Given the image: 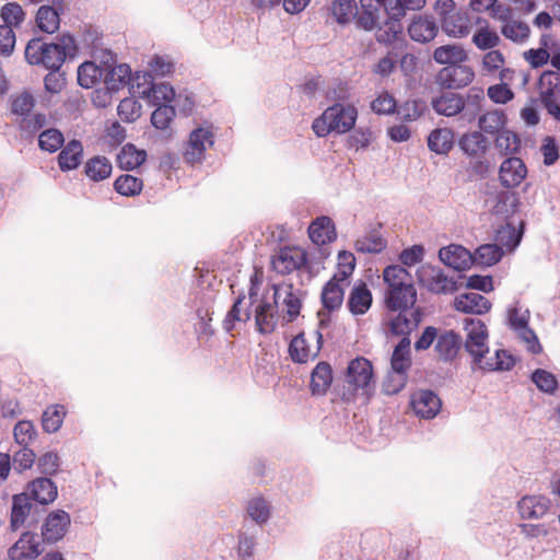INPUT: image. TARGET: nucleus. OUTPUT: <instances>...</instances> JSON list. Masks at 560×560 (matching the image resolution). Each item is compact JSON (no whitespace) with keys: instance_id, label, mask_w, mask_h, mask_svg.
Returning <instances> with one entry per match:
<instances>
[{"instance_id":"f257e3e1","label":"nucleus","mask_w":560,"mask_h":560,"mask_svg":"<svg viewBox=\"0 0 560 560\" xmlns=\"http://www.w3.org/2000/svg\"><path fill=\"white\" fill-rule=\"evenodd\" d=\"M485 102L482 88L472 86L465 95L447 90L432 97L431 106L438 115L454 117L463 114L468 121H472L479 115Z\"/></svg>"},{"instance_id":"f03ea898","label":"nucleus","mask_w":560,"mask_h":560,"mask_svg":"<svg viewBox=\"0 0 560 560\" xmlns=\"http://www.w3.org/2000/svg\"><path fill=\"white\" fill-rule=\"evenodd\" d=\"M59 42L46 43L42 38L31 39L25 47V59L30 65L58 70L63 65L67 54L75 49L74 38L69 34H63Z\"/></svg>"},{"instance_id":"7ed1b4c3","label":"nucleus","mask_w":560,"mask_h":560,"mask_svg":"<svg viewBox=\"0 0 560 560\" xmlns=\"http://www.w3.org/2000/svg\"><path fill=\"white\" fill-rule=\"evenodd\" d=\"M358 110L351 104L336 103L327 107L320 116L314 119L312 129L317 137H326L331 132L346 133L357 121Z\"/></svg>"},{"instance_id":"20e7f679","label":"nucleus","mask_w":560,"mask_h":560,"mask_svg":"<svg viewBox=\"0 0 560 560\" xmlns=\"http://www.w3.org/2000/svg\"><path fill=\"white\" fill-rule=\"evenodd\" d=\"M460 151L474 162V171L476 174L483 175L489 171V162L485 156L489 150V141L481 131H469L458 140Z\"/></svg>"},{"instance_id":"39448f33","label":"nucleus","mask_w":560,"mask_h":560,"mask_svg":"<svg viewBox=\"0 0 560 560\" xmlns=\"http://www.w3.org/2000/svg\"><path fill=\"white\" fill-rule=\"evenodd\" d=\"M464 330L466 331L464 348L472 357L474 363L480 368L486 360V354L489 353L487 327L480 319L465 318Z\"/></svg>"},{"instance_id":"423d86ee","label":"nucleus","mask_w":560,"mask_h":560,"mask_svg":"<svg viewBox=\"0 0 560 560\" xmlns=\"http://www.w3.org/2000/svg\"><path fill=\"white\" fill-rule=\"evenodd\" d=\"M475 79L471 67L464 65L446 66L435 74V84L442 90H459L468 86Z\"/></svg>"},{"instance_id":"0eeeda50","label":"nucleus","mask_w":560,"mask_h":560,"mask_svg":"<svg viewBox=\"0 0 560 560\" xmlns=\"http://www.w3.org/2000/svg\"><path fill=\"white\" fill-rule=\"evenodd\" d=\"M307 253L302 247H279L272 255V269L282 276L301 270L307 265Z\"/></svg>"},{"instance_id":"6e6552de","label":"nucleus","mask_w":560,"mask_h":560,"mask_svg":"<svg viewBox=\"0 0 560 560\" xmlns=\"http://www.w3.org/2000/svg\"><path fill=\"white\" fill-rule=\"evenodd\" d=\"M373 378V368L371 362L365 358H357L352 360L347 369L345 382L348 390L354 393L358 389H366Z\"/></svg>"},{"instance_id":"1a4fd4ad","label":"nucleus","mask_w":560,"mask_h":560,"mask_svg":"<svg viewBox=\"0 0 560 560\" xmlns=\"http://www.w3.org/2000/svg\"><path fill=\"white\" fill-rule=\"evenodd\" d=\"M420 281L428 291L435 294H451L457 291L460 284L453 277H448L443 270L434 267L423 269Z\"/></svg>"},{"instance_id":"9d476101","label":"nucleus","mask_w":560,"mask_h":560,"mask_svg":"<svg viewBox=\"0 0 560 560\" xmlns=\"http://www.w3.org/2000/svg\"><path fill=\"white\" fill-rule=\"evenodd\" d=\"M213 144V133L208 128H197L189 135V139L184 152V159L187 163H200L205 158L208 147Z\"/></svg>"},{"instance_id":"9b49d317","label":"nucleus","mask_w":560,"mask_h":560,"mask_svg":"<svg viewBox=\"0 0 560 560\" xmlns=\"http://www.w3.org/2000/svg\"><path fill=\"white\" fill-rule=\"evenodd\" d=\"M527 176L524 161L516 156L506 158L499 168V180L504 188L520 186Z\"/></svg>"},{"instance_id":"f8f14e48","label":"nucleus","mask_w":560,"mask_h":560,"mask_svg":"<svg viewBox=\"0 0 560 560\" xmlns=\"http://www.w3.org/2000/svg\"><path fill=\"white\" fill-rule=\"evenodd\" d=\"M43 552L36 534L25 532L19 540L9 548L8 557L11 560H33Z\"/></svg>"},{"instance_id":"ddd939ff","label":"nucleus","mask_w":560,"mask_h":560,"mask_svg":"<svg viewBox=\"0 0 560 560\" xmlns=\"http://www.w3.org/2000/svg\"><path fill=\"white\" fill-rule=\"evenodd\" d=\"M70 525V515L62 510L51 512L42 527L43 540L48 544L59 541Z\"/></svg>"},{"instance_id":"4468645a","label":"nucleus","mask_w":560,"mask_h":560,"mask_svg":"<svg viewBox=\"0 0 560 560\" xmlns=\"http://www.w3.org/2000/svg\"><path fill=\"white\" fill-rule=\"evenodd\" d=\"M481 71L486 75H498L501 82L513 81L514 70L505 67V57L498 49L486 52L481 61Z\"/></svg>"},{"instance_id":"2eb2a0df","label":"nucleus","mask_w":560,"mask_h":560,"mask_svg":"<svg viewBox=\"0 0 560 560\" xmlns=\"http://www.w3.org/2000/svg\"><path fill=\"white\" fill-rule=\"evenodd\" d=\"M313 245H329L337 240L336 226L329 217L316 218L307 229Z\"/></svg>"},{"instance_id":"dca6fc26","label":"nucleus","mask_w":560,"mask_h":560,"mask_svg":"<svg viewBox=\"0 0 560 560\" xmlns=\"http://www.w3.org/2000/svg\"><path fill=\"white\" fill-rule=\"evenodd\" d=\"M411 406L417 416L424 419L434 418L441 409V399L432 390H419L411 397Z\"/></svg>"},{"instance_id":"f3484780","label":"nucleus","mask_w":560,"mask_h":560,"mask_svg":"<svg viewBox=\"0 0 560 560\" xmlns=\"http://www.w3.org/2000/svg\"><path fill=\"white\" fill-rule=\"evenodd\" d=\"M454 306L465 314L483 315L491 310V302L477 292L459 294L455 298Z\"/></svg>"},{"instance_id":"a211bd4d","label":"nucleus","mask_w":560,"mask_h":560,"mask_svg":"<svg viewBox=\"0 0 560 560\" xmlns=\"http://www.w3.org/2000/svg\"><path fill=\"white\" fill-rule=\"evenodd\" d=\"M417 301L415 285H407L398 290L385 291V306L388 311H408Z\"/></svg>"},{"instance_id":"6ab92c4d","label":"nucleus","mask_w":560,"mask_h":560,"mask_svg":"<svg viewBox=\"0 0 560 560\" xmlns=\"http://www.w3.org/2000/svg\"><path fill=\"white\" fill-rule=\"evenodd\" d=\"M439 257L443 264L457 271L474 265L472 252L467 247H440Z\"/></svg>"},{"instance_id":"aec40b11","label":"nucleus","mask_w":560,"mask_h":560,"mask_svg":"<svg viewBox=\"0 0 560 560\" xmlns=\"http://www.w3.org/2000/svg\"><path fill=\"white\" fill-rule=\"evenodd\" d=\"M442 30L452 37H466L470 33V19L465 12H444L441 19Z\"/></svg>"},{"instance_id":"412c9836","label":"nucleus","mask_w":560,"mask_h":560,"mask_svg":"<svg viewBox=\"0 0 560 560\" xmlns=\"http://www.w3.org/2000/svg\"><path fill=\"white\" fill-rule=\"evenodd\" d=\"M463 340L454 330H444L439 334L434 350L442 361L448 362L456 358Z\"/></svg>"},{"instance_id":"4be33fe9","label":"nucleus","mask_w":560,"mask_h":560,"mask_svg":"<svg viewBox=\"0 0 560 560\" xmlns=\"http://www.w3.org/2000/svg\"><path fill=\"white\" fill-rule=\"evenodd\" d=\"M551 506V501L544 495H526L518 502V511L524 520L541 518Z\"/></svg>"},{"instance_id":"5701e85b","label":"nucleus","mask_w":560,"mask_h":560,"mask_svg":"<svg viewBox=\"0 0 560 560\" xmlns=\"http://www.w3.org/2000/svg\"><path fill=\"white\" fill-rule=\"evenodd\" d=\"M33 501L34 500L31 498L28 492H22L13 495L10 518V527L12 530H18L24 525L27 516L31 514V511L35 508Z\"/></svg>"},{"instance_id":"b1692460","label":"nucleus","mask_w":560,"mask_h":560,"mask_svg":"<svg viewBox=\"0 0 560 560\" xmlns=\"http://www.w3.org/2000/svg\"><path fill=\"white\" fill-rule=\"evenodd\" d=\"M439 27L435 21L428 16H416L408 26L410 38L418 43H429L436 36Z\"/></svg>"},{"instance_id":"393cba45","label":"nucleus","mask_w":560,"mask_h":560,"mask_svg":"<svg viewBox=\"0 0 560 560\" xmlns=\"http://www.w3.org/2000/svg\"><path fill=\"white\" fill-rule=\"evenodd\" d=\"M372 292L368 288L366 283L359 282L353 285L349 293L347 306L351 314L363 315L372 305Z\"/></svg>"},{"instance_id":"a878e982","label":"nucleus","mask_w":560,"mask_h":560,"mask_svg":"<svg viewBox=\"0 0 560 560\" xmlns=\"http://www.w3.org/2000/svg\"><path fill=\"white\" fill-rule=\"evenodd\" d=\"M26 492L36 503L43 505L54 502L58 494L57 486L47 477H40L30 482Z\"/></svg>"},{"instance_id":"bb28decb","label":"nucleus","mask_w":560,"mask_h":560,"mask_svg":"<svg viewBox=\"0 0 560 560\" xmlns=\"http://www.w3.org/2000/svg\"><path fill=\"white\" fill-rule=\"evenodd\" d=\"M398 312V315L390 320V330L394 335L408 337L420 324L422 314L419 308L413 307Z\"/></svg>"},{"instance_id":"cd10ccee","label":"nucleus","mask_w":560,"mask_h":560,"mask_svg":"<svg viewBox=\"0 0 560 560\" xmlns=\"http://www.w3.org/2000/svg\"><path fill=\"white\" fill-rule=\"evenodd\" d=\"M538 93L541 104L559 101L560 73L551 70L542 72L538 80Z\"/></svg>"},{"instance_id":"c85d7f7f","label":"nucleus","mask_w":560,"mask_h":560,"mask_svg":"<svg viewBox=\"0 0 560 560\" xmlns=\"http://www.w3.org/2000/svg\"><path fill=\"white\" fill-rule=\"evenodd\" d=\"M479 27L475 31L471 43L480 50H491L499 46L501 38L485 19H478Z\"/></svg>"},{"instance_id":"c756f323","label":"nucleus","mask_w":560,"mask_h":560,"mask_svg":"<svg viewBox=\"0 0 560 560\" xmlns=\"http://www.w3.org/2000/svg\"><path fill=\"white\" fill-rule=\"evenodd\" d=\"M282 298V303L287 307L288 322H293L300 314L302 302L298 291H294L292 284L277 288L275 287V304Z\"/></svg>"},{"instance_id":"7c9ffc66","label":"nucleus","mask_w":560,"mask_h":560,"mask_svg":"<svg viewBox=\"0 0 560 560\" xmlns=\"http://www.w3.org/2000/svg\"><path fill=\"white\" fill-rule=\"evenodd\" d=\"M433 59L439 65L455 66L468 59L466 50L457 44L439 46L433 51Z\"/></svg>"},{"instance_id":"2f4dec72","label":"nucleus","mask_w":560,"mask_h":560,"mask_svg":"<svg viewBox=\"0 0 560 560\" xmlns=\"http://www.w3.org/2000/svg\"><path fill=\"white\" fill-rule=\"evenodd\" d=\"M454 138L451 128H436L428 137V147L436 154L446 155L454 147Z\"/></svg>"},{"instance_id":"473e14b6","label":"nucleus","mask_w":560,"mask_h":560,"mask_svg":"<svg viewBox=\"0 0 560 560\" xmlns=\"http://www.w3.org/2000/svg\"><path fill=\"white\" fill-rule=\"evenodd\" d=\"M83 156L82 143L78 140H71L60 151L58 164L61 171H71L77 168Z\"/></svg>"},{"instance_id":"72a5a7b5","label":"nucleus","mask_w":560,"mask_h":560,"mask_svg":"<svg viewBox=\"0 0 560 560\" xmlns=\"http://www.w3.org/2000/svg\"><path fill=\"white\" fill-rule=\"evenodd\" d=\"M255 320L260 334L267 335L272 332L277 326L276 306L268 302H261L256 307Z\"/></svg>"},{"instance_id":"f704fd0d","label":"nucleus","mask_w":560,"mask_h":560,"mask_svg":"<svg viewBox=\"0 0 560 560\" xmlns=\"http://www.w3.org/2000/svg\"><path fill=\"white\" fill-rule=\"evenodd\" d=\"M332 382L331 368L327 362H319L311 374V390L313 395H325Z\"/></svg>"},{"instance_id":"c9c22d12","label":"nucleus","mask_w":560,"mask_h":560,"mask_svg":"<svg viewBox=\"0 0 560 560\" xmlns=\"http://www.w3.org/2000/svg\"><path fill=\"white\" fill-rule=\"evenodd\" d=\"M340 281L337 276H334L323 288L322 303L328 311L338 310L342 304L345 292Z\"/></svg>"},{"instance_id":"e433bc0d","label":"nucleus","mask_w":560,"mask_h":560,"mask_svg":"<svg viewBox=\"0 0 560 560\" xmlns=\"http://www.w3.org/2000/svg\"><path fill=\"white\" fill-rule=\"evenodd\" d=\"M113 166L110 161L101 155L90 158L84 164V173L93 182H101L108 178Z\"/></svg>"},{"instance_id":"4c0bfd02","label":"nucleus","mask_w":560,"mask_h":560,"mask_svg":"<svg viewBox=\"0 0 560 560\" xmlns=\"http://www.w3.org/2000/svg\"><path fill=\"white\" fill-rule=\"evenodd\" d=\"M383 279L387 284L386 291L413 285L410 273L398 265L387 266L383 271Z\"/></svg>"},{"instance_id":"58836bf2","label":"nucleus","mask_w":560,"mask_h":560,"mask_svg":"<svg viewBox=\"0 0 560 560\" xmlns=\"http://www.w3.org/2000/svg\"><path fill=\"white\" fill-rule=\"evenodd\" d=\"M410 339L408 337H402L397 346L394 348L390 366L395 372H404L407 373L411 366V357H410Z\"/></svg>"},{"instance_id":"ea45409f","label":"nucleus","mask_w":560,"mask_h":560,"mask_svg":"<svg viewBox=\"0 0 560 560\" xmlns=\"http://www.w3.org/2000/svg\"><path fill=\"white\" fill-rule=\"evenodd\" d=\"M506 115L502 109L489 110L478 118V125L481 131L488 135L499 133L504 129Z\"/></svg>"},{"instance_id":"a19ab883","label":"nucleus","mask_w":560,"mask_h":560,"mask_svg":"<svg viewBox=\"0 0 560 560\" xmlns=\"http://www.w3.org/2000/svg\"><path fill=\"white\" fill-rule=\"evenodd\" d=\"M469 5L475 12H488L491 18L503 22L509 19L511 13L510 9L498 4V0H470Z\"/></svg>"},{"instance_id":"79ce46f5","label":"nucleus","mask_w":560,"mask_h":560,"mask_svg":"<svg viewBox=\"0 0 560 560\" xmlns=\"http://www.w3.org/2000/svg\"><path fill=\"white\" fill-rule=\"evenodd\" d=\"M494 145L501 155H513L521 149V139L517 133L503 129L498 133Z\"/></svg>"},{"instance_id":"37998d69","label":"nucleus","mask_w":560,"mask_h":560,"mask_svg":"<svg viewBox=\"0 0 560 560\" xmlns=\"http://www.w3.org/2000/svg\"><path fill=\"white\" fill-rule=\"evenodd\" d=\"M36 23L40 31L54 34L60 25L59 13L49 5H43L36 14Z\"/></svg>"},{"instance_id":"c03bdc74","label":"nucleus","mask_w":560,"mask_h":560,"mask_svg":"<svg viewBox=\"0 0 560 560\" xmlns=\"http://www.w3.org/2000/svg\"><path fill=\"white\" fill-rule=\"evenodd\" d=\"M144 151L137 150L133 144L125 145L118 154L117 162L122 170H135L145 161Z\"/></svg>"},{"instance_id":"a18cd8bd","label":"nucleus","mask_w":560,"mask_h":560,"mask_svg":"<svg viewBox=\"0 0 560 560\" xmlns=\"http://www.w3.org/2000/svg\"><path fill=\"white\" fill-rule=\"evenodd\" d=\"M103 78V69L93 61H85L78 68V83L84 89L93 88Z\"/></svg>"},{"instance_id":"49530a36","label":"nucleus","mask_w":560,"mask_h":560,"mask_svg":"<svg viewBox=\"0 0 560 560\" xmlns=\"http://www.w3.org/2000/svg\"><path fill=\"white\" fill-rule=\"evenodd\" d=\"M355 0H335L330 5V12L339 24H349L357 13Z\"/></svg>"},{"instance_id":"de8ad7c7","label":"nucleus","mask_w":560,"mask_h":560,"mask_svg":"<svg viewBox=\"0 0 560 560\" xmlns=\"http://www.w3.org/2000/svg\"><path fill=\"white\" fill-rule=\"evenodd\" d=\"M143 182L141 178L124 174L114 182V189L121 196L133 197L142 191Z\"/></svg>"},{"instance_id":"09e8293b","label":"nucleus","mask_w":560,"mask_h":560,"mask_svg":"<svg viewBox=\"0 0 560 560\" xmlns=\"http://www.w3.org/2000/svg\"><path fill=\"white\" fill-rule=\"evenodd\" d=\"M131 79V69L128 65L121 63L112 68L105 75L107 88L118 91L129 83Z\"/></svg>"},{"instance_id":"8fccbe9b","label":"nucleus","mask_w":560,"mask_h":560,"mask_svg":"<svg viewBox=\"0 0 560 560\" xmlns=\"http://www.w3.org/2000/svg\"><path fill=\"white\" fill-rule=\"evenodd\" d=\"M524 223L521 222L518 228L506 223L502 225L495 234V243L493 245H518L523 236Z\"/></svg>"},{"instance_id":"3c124183","label":"nucleus","mask_w":560,"mask_h":560,"mask_svg":"<svg viewBox=\"0 0 560 560\" xmlns=\"http://www.w3.org/2000/svg\"><path fill=\"white\" fill-rule=\"evenodd\" d=\"M65 415L66 412L63 406L56 405L48 407L42 417V425L44 431L47 433L57 432L63 422Z\"/></svg>"},{"instance_id":"603ef678","label":"nucleus","mask_w":560,"mask_h":560,"mask_svg":"<svg viewBox=\"0 0 560 560\" xmlns=\"http://www.w3.org/2000/svg\"><path fill=\"white\" fill-rule=\"evenodd\" d=\"M514 365L515 360L506 350H497L494 357L486 359L480 369L488 371H509Z\"/></svg>"},{"instance_id":"864d4df0","label":"nucleus","mask_w":560,"mask_h":560,"mask_svg":"<svg viewBox=\"0 0 560 560\" xmlns=\"http://www.w3.org/2000/svg\"><path fill=\"white\" fill-rule=\"evenodd\" d=\"M502 35L515 43L525 42L530 34L529 26L522 21H508L501 27Z\"/></svg>"},{"instance_id":"5fc2aeb1","label":"nucleus","mask_w":560,"mask_h":560,"mask_svg":"<svg viewBox=\"0 0 560 560\" xmlns=\"http://www.w3.org/2000/svg\"><path fill=\"white\" fill-rule=\"evenodd\" d=\"M247 514L257 525L261 526L270 517V506L264 498H254L247 504Z\"/></svg>"},{"instance_id":"6e6d98bb","label":"nucleus","mask_w":560,"mask_h":560,"mask_svg":"<svg viewBox=\"0 0 560 560\" xmlns=\"http://www.w3.org/2000/svg\"><path fill=\"white\" fill-rule=\"evenodd\" d=\"M503 255V247H475L474 265L490 267L500 261Z\"/></svg>"},{"instance_id":"4d7b16f0","label":"nucleus","mask_w":560,"mask_h":560,"mask_svg":"<svg viewBox=\"0 0 560 560\" xmlns=\"http://www.w3.org/2000/svg\"><path fill=\"white\" fill-rule=\"evenodd\" d=\"M35 106L33 95L26 91L11 97V112L22 118L30 116Z\"/></svg>"},{"instance_id":"13d9d810","label":"nucleus","mask_w":560,"mask_h":560,"mask_svg":"<svg viewBox=\"0 0 560 560\" xmlns=\"http://www.w3.org/2000/svg\"><path fill=\"white\" fill-rule=\"evenodd\" d=\"M176 115L175 108L172 105L163 104L158 106L152 115V125L160 130H167Z\"/></svg>"},{"instance_id":"bf43d9fd","label":"nucleus","mask_w":560,"mask_h":560,"mask_svg":"<svg viewBox=\"0 0 560 560\" xmlns=\"http://www.w3.org/2000/svg\"><path fill=\"white\" fill-rule=\"evenodd\" d=\"M65 142L63 135L55 128L43 131L38 137L39 148L50 153L59 150Z\"/></svg>"},{"instance_id":"052dcab7","label":"nucleus","mask_w":560,"mask_h":560,"mask_svg":"<svg viewBox=\"0 0 560 560\" xmlns=\"http://www.w3.org/2000/svg\"><path fill=\"white\" fill-rule=\"evenodd\" d=\"M381 10H376L375 8H371L370 10L368 8H357L355 13V25L359 28H362L364 31H373L380 20Z\"/></svg>"},{"instance_id":"680f3d73","label":"nucleus","mask_w":560,"mask_h":560,"mask_svg":"<svg viewBox=\"0 0 560 560\" xmlns=\"http://www.w3.org/2000/svg\"><path fill=\"white\" fill-rule=\"evenodd\" d=\"M533 383L544 393L553 394L558 388L556 376L542 369H537L532 373Z\"/></svg>"},{"instance_id":"e2e57ef3","label":"nucleus","mask_w":560,"mask_h":560,"mask_svg":"<svg viewBox=\"0 0 560 560\" xmlns=\"http://www.w3.org/2000/svg\"><path fill=\"white\" fill-rule=\"evenodd\" d=\"M258 528L254 525L246 530H242L238 535V555L243 558L252 557L256 545V536Z\"/></svg>"},{"instance_id":"0e129e2a","label":"nucleus","mask_w":560,"mask_h":560,"mask_svg":"<svg viewBox=\"0 0 560 560\" xmlns=\"http://www.w3.org/2000/svg\"><path fill=\"white\" fill-rule=\"evenodd\" d=\"M118 116L121 120L131 122L141 115V105L133 97H126L120 101L117 107Z\"/></svg>"},{"instance_id":"69168bd1","label":"nucleus","mask_w":560,"mask_h":560,"mask_svg":"<svg viewBox=\"0 0 560 560\" xmlns=\"http://www.w3.org/2000/svg\"><path fill=\"white\" fill-rule=\"evenodd\" d=\"M289 354L293 362L305 363L310 358V350L303 335L294 337L289 345Z\"/></svg>"},{"instance_id":"338daca9","label":"nucleus","mask_w":560,"mask_h":560,"mask_svg":"<svg viewBox=\"0 0 560 560\" xmlns=\"http://www.w3.org/2000/svg\"><path fill=\"white\" fill-rule=\"evenodd\" d=\"M1 18L5 23L4 25L13 27L19 26L24 21L25 13L20 4L11 2L2 7Z\"/></svg>"},{"instance_id":"774afa93","label":"nucleus","mask_w":560,"mask_h":560,"mask_svg":"<svg viewBox=\"0 0 560 560\" xmlns=\"http://www.w3.org/2000/svg\"><path fill=\"white\" fill-rule=\"evenodd\" d=\"M15 442L21 446H27V444L36 435L35 428L31 421L22 420L19 421L13 431Z\"/></svg>"}]
</instances>
